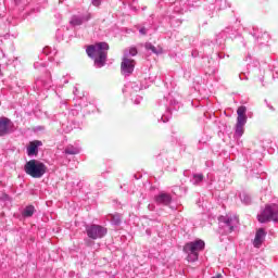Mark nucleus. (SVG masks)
<instances>
[{
	"label": "nucleus",
	"instance_id": "nucleus-1",
	"mask_svg": "<svg viewBox=\"0 0 278 278\" xmlns=\"http://www.w3.org/2000/svg\"><path fill=\"white\" fill-rule=\"evenodd\" d=\"M108 51H110V45L108 42H98L86 49L87 55L93 60L97 68H103L105 66Z\"/></svg>",
	"mask_w": 278,
	"mask_h": 278
},
{
	"label": "nucleus",
	"instance_id": "nucleus-2",
	"mask_svg": "<svg viewBox=\"0 0 278 278\" xmlns=\"http://www.w3.org/2000/svg\"><path fill=\"white\" fill-rule=\"evenodd\" d=\"M26 175L33 177V179H40L47 173V165L38 160H30L26 162L24 166Z\"/></svg>",
	"mask_w": 278,
	"mask_h": 278
},
{
	"label": "nucleus",
	"instance_id": "nucleus-3",
	"mask_svg": "<svg viewBox=\"0 0 278 278\" xmlns=\"http://www.w3.org/2000/svg\"><path fill=\"white\" fill-rule=\"evenodd\" d=\"M203 249H205V241L201 239L188 242L184 247V251L188 255V262H197L199 260V252L203 251Z\"/></svg>",
	"mask_w": 278,
	"mask_h": 278
},
{
	"label": "nucleus",
	"instance_id": "nucleus-4",
	"mask_svg": "<svg viewBox=\"0 0 278 278\" xmlns=\"http://www.w3.org/2000/svg\"><path fill=\"white\" fill-rule=\"evenodd\" d=\"M258 223H268L274 220V223L278 222V205L277 204H268L265 206V210L257 216Z\"/></svg>",
	"mask_w": 278,
	"mask_h": 278
},
{
	"label": "nucleus",
	"instance_id": "nucleus-5",
	"mask_svg": "<svg viewBox=\"0 0 278 278\" xmlns=\"http://www.w3.org/2000/svg\"><path fill=\"white\" fill-rule=\"evenodd\" d=\"M236 138H242L244 134V125H247V106H239L237 110Z\"/></svg>",
	"mask_w": 278,
	"mask_h": 278
},
{
	"label": "nucleus",
	"instance_id": "nucleus-6",
	"mask_svg": "<svg viewBox=\"0 0 278 278\" xmlns=\"http://www.w3.org/2000/svg\"><path fill=\"white\" fill-rule=\"evenodd\" d=\"M87 236L91 240H99L108 235V228L100 225H91L86 227Z\"/></svg>",
	"mask_w": 278,
	"mask_h": 278
},
{
	"label": "nucleus",
	"instance_id": "nucleus-7",
	"mask_svg": "<svg viewBox=\"0 0 278 278\" xmlns=\"http://www.w3.org/2000/svg\"><path fill=\"white\" fill-rule=\"evenodd\" d=\"M127 55L128 54H124V58H123L122 64H121V71H122V75H124V77H129V75H131V73H134V68H136V61L127 58Z\"/></svg>",
	"mask_w": 278,
	"mask_h": 278
},
{
	"label": "nucleus",
	"instance_id": "nucleus-8",
	"mask_svg": "<svg viewBox=\"0 0 278 278\" xmlns=\"http://www.w3.org/2000/svg\"><path fill=\"white\" fill-rule=\"evenodd\" d=\"M90 18H92V14H90L89 12L78 13V14L72 15L70 20V25H72V27H79V25H84V23H88Z\"/></svg>",
	"mask_w": 278,
	"mask_h": 278
},
{
	"label": "nucleus",
	"instance_id": "nucleus-9",
	"mask_svg": "<svg viewBox=\"0 0 278 278\" xmlns=\"http://www.w3.org/2000/svg\"><path fill=\"white\" fill-rule=\"evenodd\" d=\"M219 220L220 223L225 224V229L228 233H231V231H233L240 223V220L238 219V216L236 215H231L227 217L222 216Z\"/></svg>",
	"mask_w": 278,
	"mask_h": 278
},
{
	"label": "nucleus",
	"instance_id": "nucleus-10",
	"mask_svg": "<svg viewBox=\"0 0 278 278\" xmlns=\"http://www.w3.org/2000/svg\"><path fill=\"white\" fill-rule=\"evenodd\" d=\"M14 131V124L7 117L0 118V136H8Z\"/></svg>",
	"mask_w": 278,
	"mask_h": 278
},
{
	"label": "nucleus",
	"instance_id": "nucleus-11",
	"mask_svg": "<svg viewBox=\"0 0 278 278\" xmlns=\"http://www.w3.org/2000/svg\"><path fill=\"white\" fill-rule=\"evenodd\" d=\"M155 203L159 205H170V201H173V198L168 193L161 192L154 198Z\"/></svg>",
	"mask_w": 278,
	"mask_h": 278
},
{
	"label": "nucleus",
	"instance_id": "nucleus-12",
	"mask_svg": "<svg viewBox=\"0 0 278 278\" xmlns=\"http://www.w3.org/2000/svg\"><path fill=\"white\" fill-rule=\"evenodd\" d=\"M38 147H42V141H30L27 147V155L29 157H34V155H38Z\"/></svg>",
	"mask_w": 278,
	"mask_h": 278
},
{
	"label": "nucleus",
	"instance_id": "nucleus-13",
	"mask_svg": "<svg viewBox=\"0 0 278 278\" xmlns=\"http://www.w3.org/2000/svg\"><path fill=\"white\" fill-rule=\"evenodd\" d=\"M265 238H266V231H264V228H260L256 231V235H255V238H254V241H253V245L256 249H260V247H262V244L264 243Z\"/></svg>",
	"mask_w": 278,
	"mask_h": 278
},
{
	"label": "nucleus",
	"instance_id": "nucleus-14",
	"mask_svg": "<svg viewBox=\"0 0 278 278\" xmlns=\"http://www.w3.org/2000/svg\"><path fill=\"white\" fill-rule=\"evenodd\" d=\"M81 151V149L77 148V147H73V146H68L66 149H65V153L66 155H77L79 154Z\"/></svg>",
	"mask_w": 278,
	"mask_h": 278
},
{
	"label": "nucleus",
	"instance_id": "nucleus-15",
	"mask_svg": "<svg viewBox=\"0 0 278 278\" xmlns=\"http://www.w3.org/2000/svg\"><path fill=\"white\" fill-rule=\"evenodd\" d=\"M34 212H35L34 205L26 206L23 211V216H25L26 218H29L34 216Z\"/></svg>",
	"mask_w": 278,
	"mask_h": 278
},
{
	"label": "nucleus",
	"instance_id": "nucleus-16",
	"mask_svg": "<svg viewBox=\"0 0 278 278\" xmlns=\"http://www.w3.org/2000/svg\"><path fill=\"white\" fill-rule=\"evenodd\" d=\"M201 181H203V174H194L191 179V182L193 184V186H199Z\"/></svg>",
	"mask_w": 278,
	"mask_h": 278
},
{
	"label": "nucleus",
	"instance_id": "nucleus-17",
	"mask_svg": "<svg viewBox=\"0 0 278 278\" xmlns=\"http://www.w3.org/2000/svg\"><path fill=\"white\" fill-rule=\"evenodd\" d=\"M174 12H176V14H181L184 12V8L181 7V1L174 2Z\"/></svg>",
	"mask_w": 278,
	"mask_h": 278
},
{
	"label": "nucleus",
	"instance_id": "nucleus-18",
	"mask_svg": "<svg viewBox=\"0 0 278 278\" xmlns=\"http://www.w3.org/2000/svg\"><path fill=\"white\" fill-rule=\"evenodd\" d=\"M146 49H148V51H152V53H162V48H155V46H152L151 43H146Z\"/></svg>",
	"mask_w": 278,
	"mask_h": 278
},
{
	"label": "nucleus",
	"instance_id": "nucleus-19",
	"mask_svg": "<svg viewBox=\"0 0 278 278\" xmlns=\"http://www.w3.org/2000/svg\"><path fill=\"white\" fill-rule=\"evenodd\" d=\"M111 223L112 225H115V226L121 225V215L119 214L111 215Z\"/></svg>",
	"mask_w": 278,
	"mask_h": 278
},
{
	"label": "nucleus",
	"instance_id": "nucleus-20",
	"mask_svg": "<svg viewBox=\"0 0 278 278\" xmlns=\"http://www.w3.org/2000/svg\"><path fill=\"white\" fill-rule=\"evenodd\" d=\"M240 200L245 205H249L251 203V197L249 194L244 193V192L240 194Z\"/></svg>",
	"mask_w": 278,
	"mask_h": 278
},
{
	"label": "nucleus",
	"instance_id": "nucleus-21",
	"mask_svg": "<svg viewBox=\"0 0 278 278\" xmlns=\"http://www.w3.org/2000/svg\"><path fill=\"white\" fill-rule=\"evenodd\" d=\"M124 55H127V58H129V55H138V50L136 48H130L128 51L125 52Z\"/></svg>",
	"mask_w": 278,
	"mask_h": 278
},
{
	"label": "nucleus",
	"instance_id": "nucleus-22",
	"mask_svg": "<svg viewBox=\"0 0 278 278\" xmlns=\"http://www.w3.org/2000/svg\"><path fill=\"white\" fill-rule=\"evenodd\" d=\"M188 5L194 7L199 3V0H187Z\"/></svg>",
	"mask_w": 278,
	"mask_h": 278
},
{
	"label": "nucleus",
	"instance_id": "nucleus-23",
	"mask_svg": "<svg viewBox=\"0 0 278 278\" xmlns=\"http://www.w3.org/2000/svg\"><path fill=\"white\" fill-rule=\"evenodd\" d=\"M92 5H94L96 8H99V5H101V0H91Z\"/></svg>",
	"mask_w": 278,
	"mask_h": 278
},
{
	"label": "nucleus",
	"instance_id": "nucleus-24",
	"mask_svg": "<svg viewBox=\"0 0 278 278\" xmlns=\"http://www.w3.org/2000/svg\"><path fill=\"white\" fill-rule=\"evenodd\" d=\"M139 33L141 34V36H147V28L144 27L140 28Z\"/></svg>",
	"mask_w": 278,
	"mask_h": 278
},
{
	"label": "nucleus",
	"instance_id": "nucleus-25",
	"mask_svg": "<svg viewBox=\"0 0 278 278\" xmlns=\"http://www.w3.org/2000/svg\"><path fill=\"white\" fill-rule=\"evenodd\" d=\"M162 121H163V123H168V116L163 115V116H162Z\"/></svg>",
	"mask_w": 278,
	"mask_h": 278
},
{
	"label": "nucleus",
	"instance_id": "nucleus-26",
	"mask_svg": "<svg viewBox=\"0 0 278 278\" xmlns=\"http://www.w3.org/2000/svg\"><path fill=\"white\" fill-rule=\"evenodd\" d=\"M140 101H142V98H141V97H139V98L137 99L136 103H140Z\"/></svg>",
	"mask_w": 278,
	"mask_h": 278
},
{
	"label": "nucleus",
	"instance_id": "nucleus-27",
	"mask_svg": "<svg viewBox=\"0 0 278 278\" xmlns=\"http://www.w3.org/2000/svg\"><path fill=\"white\" fill-rule=\"evenodd\" d=\"M149 210H151V205H149Z\"/></svg>",
	"mask_w": 278,
	"mask_h": 278
}]
</instances>
